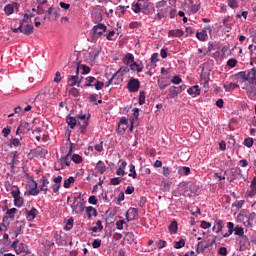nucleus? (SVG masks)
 I'll use <instances>...</instances> for the list:
<instances>
[{"label":"nucleus","instance_id":"nucleus-1","mask_svg":"<svg viewBox=\"0 0 256 256\" xmlns=\"http://www.w3.org/2000/svg\"><path fill=\"white\" fill-rule=\"evenodd\" d=\"M87 87H95L96 91H101V89L105 87V83L97 80V78L93 76H88L85 78L84 84V88L87 89Z\"/></svg>","mask_w":256,"mask_h":256},{"label":"nucleus","instance_id":"nucleus-2","mask_svg":"<svg viewBox=\"0 0 256 256\" xmlns=\"http://www.w3.org/2000/svg\"><path fill=\"white\" fill-rule=\"evenodd\" d=\"M11 195L14 199V205L15 207H23V197H21V190H19V186H13Z\"/></svg>","mask_w":256,"mask_h":256},{"label":"nucleus","instance_id":"nucleus-3","mask_svg":"<svg viewBox=\"0 0 256 256\" xmlns=\"http://www.w3.org/2000/svg\"><path fill=\"white\" fill-rule=\"evenodd\" d=\"M126 87L129 93H137L141 88V82L137 78H130Z\"/></svg>","mask_w":256,"mask_h":256},{"label":"nucleus","instance_id":"nucleus-4","mask_svg":"<svg viewBox=\"0 0 256 256\" xmlns=\"http://www.w3.org/2000/svg\"><path fill=\"white\" fill-rule=\"evenodd\" d=\"M234 234L238 235L240 237V244L245 245V243L249 242V237H247V235H245V229L243 227L240 226H236L234 228Z\"/></svg>","mask_w":256,"mask_h":256},{"label":"nucleus","instance_id":"nucleus-5","mask_svg":"<svg viewBox=\"0 0 256 256\" xmlns=\"http://www.w3.org/2000/svg\"><path fill=\"white\" fill-rule=\"evenodd\" d=\"M67 84L69 87H75V85H77V87H81V81H79V69L75 70V75L68 76Z\"/></svg>","mask_w":256,"mask_h":256},{"label":"nucleus","instance_id":"nucleus-6","mask_svg":"<svg viewBox=\"0 0 256 256\" xmlns=\"http://www.w3.org/2000/svg\"><path fill=\"white\" fill-rule=\"evenodd\" d=\"M13 33H24V35H31V33H33V25L27 24L23 29V23H20L18 28L13 29Z\"/></svg>","mask_w":256,"mask_h":256},{"label":"nucleus","instance_id":"nucleus-7","mask_svg":"<svg viewBox=\"0 0 256 256\" xmlns=\"http://www.w3.org/2000/svg\"><path fill=\"white\" fill-rule=\"evenodd\" d=\"M242 89L246 90L247 96L251 101H256V86L255 84H247Z\"/></svg>","mask_w":256,"mask_h":256},{"label":"nucleus","instance_id":"nucleus-8","mask_svg":"<svg viewBox=\"0 0 256 256\" xmlns=\"http://www.w3.org/2000/svg\"><path fill=\"white\" fill-rule=\"evenodd\" d=\"M246 77H247L248 85L256 86V68L255 67L246 71Z\"/></svg>","mask_w":256,"mask_h":256},{"label":"nucleus","instance_id":"nucleus-9","mask_svg":"<svg viewBox=\"0 0 256 256\" xmlns=\"http://www.w3.org/2000/svg\"><path fill=\"white\" fill-rule=\"evenodd\" d=\"M137 215H139V210L137 208H130L125 214L127 223H130V221H135L137 219Z\"/></svg>","mask_w":256,"mask_h":256},{"label":"nucleus","instance_id":"nucleus-10","mask_svg":"<svg viewBox=\"0 0 256 256\" xmlns=\"http://www.w3.org/2000/svg\"><path fill=\"white\" fill-rule=\"evenodd\" d=\"M15 11H19V3L14 2L12 4H8L4 7V12L6 15H13Z\"/></svg>","mask_w":256,"mask_h":256},{"label":"nucleus","instance_id":"nucleus-11","mask_svg":"<svg viewBox=\"0 0 256 256\" xmlns=\"http://www.w3.org/2000/svg\"><path fill=\"white\" fill-rule=\"evenodd\" d=\"M40 183V191H42L44 195H47V191H49V179H47V177L45 176H42L40 179Z\"/></svg>","mask_w":256,"mask_h":256},{"label":"nucleus","instance_id":"nucleus-12","mask_svg":"<svg viewBox=\"0 0 256 256\" xmlns=\"http://www.w3.org/2000/svg\"><path fill=\"white\" fill-rule=\"evenodd\" d=\"M207 31H209V33H211V31H212L211 26L208 25L201 32H197L196 33L197 39L199 41H207Z\"/></svg>","mask_w":256,"mask_h":256},{"label":"nucleus","instance_id":"nucleus-13","mask_svg":"<svg viewBox=\"0 0 256 256\" xmlns=\"http://www.w3.org/2000/svg\"><path fill=\"white\" fill-rule=\"evenodd\" d=\"M63 181V176H57L54 178L52 185V191L53 193H59V190L61 189V182Z\"/></svg>","mask_w":256,"mask_h":256},{"label":"nucleus","instance_id":"nucleus-14","mask_svg":"<svg viewBox=\"0 0 256 256\" xmlns=\"http://www.w3.org/2000/svg\"><path fill=\"white\" fill-rule=\"evenodd\" d=\"M94 35H103L107 31V26L105 24H97L92 28Z\"/></svg>","mask_w":256,"mask_h":256},{"label":"nucleus","instance_id":"nucleus-15","mask_svg":"<svg viewBox=\"0 0 256 256\" xmlns=\"http://www.w3.org/2000/svg\"><path fill=\"white\" fill-rule=\"evenodd\" d=\"M71 155L67 154L64 157L60 158L59 162L61 165V169H65V167H71Z\"/></svg>","mask_w":256,"mask_h":256},{"label":"nucleus","instance_id":"nucleus-16","mask_svg":"<svg viewBox=\"0 0 256 256\" xmlns=\"http://www.w3.org/2000/svg\"><path fill=\"white\" fill-rule=\"evenodd\" d=\"M208 247H209L208 241L202 240V241L198 242L197 246H196L197 255H199V253H203V251H205V249H207Z\"/></svg>","mask_w":256,"mask_h":256},{"label":"nucleus","instance_id":"nucleus-17","mask_svg":"<svg viewBox=\"0 0 256 256\" xmlns=\"http://www.w3.org/2000/svg\"><path fill=\"white\" fill-rule=\"evenodd\" d=\"M33 185L30 188L28 195H33V197H36V195H39V186L37 185V182L35 181V179L33 177L30 178Z\"/></svg>","mask_w":256,"mask_h":256},{"label":"nucleus","instance_id":"nucleus-18","mask_svg":"<svg viewBox=\"0 0 256 256\" xmlns=\"http://www.w3.org/2000/svg\"><path fill=\"white\" fill-rule=\"evenodd\" d=\"M247 195L250 198H253L256 195V176L251 181L250 190L247 191Z\"/></svg>","mask_w":256,"mask_h":256},{"label":"nucleus","instance_id":"nucleus-19","mask_svg":"<svg viewBox=\"0 0 256 256\" xmlns=\"http://www.w3.org/2000/svg\"><path fill=\"white\" fill-rule=\"evenodd\" d=\"M19 131H21L22 135L29 133V131H31V124H29V122H22L19 126Z\"/></svg>","mask_w":256,"mask_h":256},{"label":"nucleus","instance_id":"nucleus-20","mask_svg":"<svg viewBox=\"0 0 256 256\" xmlns=\"http://www.w3.org/2000/svg\"><path fill=\"white\" fill-rule=\"evenodd\" d=\"M78 125L80 126L81 134L85 135L87 133V127H89V120H81L78 122Z\"/></svg>","mask_w":256,"mask_h":256},{"label":"nucleus","instance_id":"nucleus-21","mask_svg":"<svg viewBox=\"0 0 256 256\" xmlns=\"http://www.w3.org/2000/svg\"><path fill=\"white\" fill-rule=\"evenodd\" d=\"M187 93L189 95H192V97H197L198 95H201V90L199 89V87L196 85V86H192L191 88H189L187 90Z\"/></svg>","mask_w":256,"mask_h":256},{"label":"nucleus","instance_id":"nucleus-22","mask_svg":"<svg viewBox=\"0 0 256 256\" xmlns=\"http://www.w3.org/2000/svg\"><path fill=\"white\" fill-rule=\"evenodd\" d=\"M96 170L98 171V173L103 175V173H105V171H107V165H105V162L100 160L96 164Z\"/></svg>","mask_w":256,"mask_h":256},{"label":"nucleus","instance_id":"nucleus-23","mask_svg":"<svg viewBox=\"0 0 256 256\" xmlns=\"http://www.w3.org/2000/svg\"><path fill=\"white\" fill-rule=\"evenodd\" d=\"M168 229H169V233H171V235L177 234V231H179V225L177 224V221H172L170 223V225L168 226Z\"/></svg>","mask_w":256,"mask_h":256},{"label":"nucleus","instance_id":"nucleus-24","mask_svg":"<svg viewBox=\"0 0 256 256\" xmlns=\"http://www.w3.org/2000/svg\"><path fill=\"white\" fill-rule=\"evenodd\" d=\"M169 37H183L185 35V32L181 29H175V30H170L168 32Z\"/></svg>","mask_w":256,"mask_h":256},{"label":"nucleus","instance_id":"nucleus-25","mask_svg":"<svg viewBox=\"0 0 256 256\" xmlns=\"http://www.w3.org/2000/svg\"><path fill=\"white\" fill-rule=\"evenodd\" d=\"M189 191L192 193V195H197L199 193V186L196 182H191L188 186Z\"/></svg>","mask_w":256,"mask_h":256},{"label":"nucleus","instance_id":"nucleus-26","mask_svg":"<svg viewBox=\"0 0 256 256\" xmlns=\"http://www.w3.org/2000/svg\"><path fill=\"white\" fill-rule=\"evenodd\" d=\"M66 123H68L70 129H75V127L77 126V119L72 116H67Z\"/></svg>","mask_w":256,"mask_h":256},{"label":"nucleus","instance_id":"nucleus-27","mask_svg":"<svg viewBox=\"0 0 256 256\" xmlns=\"http://www.w3.org/2000/svg\"><path fill=\"white\" fill-rule=\"evenodd\" d=\"M76 69H78V73L79 70L82 69V75H88V73H91V68L85 64H78Z\"/></svg>","mask_w":256,"mask_h":256},{"label":"nucleus","instance_id":"nucleus-28","mask_svg":"<svg viewBox=\"0 0 256 256\" xmlns=\"http://www.w3.org/2000/svg\"><path fill=\"white\" fill-rule=\"evenodd\" d=\"M127 167V162L126 161H123L121 163V165L119 166V168L116 170V175H119V176H124L125 175V169Z\"/></svg>","mask_w":256,"mask_h":256},{"label":"nucleus","instance_id":"nucleus-29","mask_svg":"<svg viewBox=\"0 0 256 256\" xmlns=\"http://www.w3.org/2000/svg\"><path fill=\"white\" fill-rule=\"evenodd\" d=\"M26 217H27L28 221H33V219H35V217H37V209L32 208L30 211H27Z\"/></svg>","mask_w":256,"mask_h":256},{"label":"nucleus","instance_id":"nucleus-30","mask_svg":"<svg viewBox=\"0 0 256 256\" xmlns=\"http://www.w3.org/2000/svg\"><path fill=\"white\" fill-rule=\"evenodd\" d=\"M134 61L135 56H133L131 53H128L123 59L124 65H131V63H134Z\"/></svg>","mask_w":256,"mask_h":256},{"label":"nucleus","instance_id":"nucleus-31","mask_svg":"<svg viewBox=\"0 0 256 256\" xmlns=\"http://www.w3.org/2000/svg\"><path fill=\"white\" fill-rule=\"evenodd\" d=\"M168 93L172 99H175V97L179 95V89H177L176 86H171L168 90Z\"/></svg>","mask_w":256,"mask_h":256},{"label":"nucleus","instance_id":"nucleus-32","mask_svg":"<svg viewBox=\"0 0 256 256\" xmlns=\"http://www.w3.org/2000/svg\"><path fill=\"white\" fill-rule=\"evenodd\" d=\"M215 224L217 225V231L216 234L219 235L221 231H223V227H225V224H223V220L216 218Z\"/></svg>","mask_w":256,"mask_h":256},{"label":"nucleus","instance_id":"nucleus-33","mask_svg":"<svg viewBox=\"0 0 256 256\" xmlns=\"http://www.w3.org/2000/svg\"><path fill=\"white\" fill-rule=\"evenodd\" d=\"M130 70L141 73L143 71V66L139 65L137 62H133L132 64H130Z\"/></svg>","mask_w":256,"mask_h":256},{"label":"nucleus","instance_id":"nucleus-34","mask_svg":"<svg viewBox=\"0 0 256 256\" xmlns=\"http://www.w3.org/2000/svg\"><path fill=\"white\" fill-rule=\"evenodd\" d=\"M25 251H27V245L25 243H20L16 248L15 253H17V255H21V253H25Z\"/></svg>","mask_w":256,"mask_h":256},{"label":"nucleus","instance_id":"nucleus-35","mask_svg":"<svg viewBox=\"0 0 256 256\" xmlns=\"http://www.w3.org/2000/svg\"><path fill=\"white\" fill-rule=\"evenodd\" d=\"M70 158L73 163H76L77 165H79V163H83V157H81L79 154H72Z\"/></svg>","mask_w":256,"mask_h":256},{"label":"nucleus","instance_id":"nucleus-36","mask_svg":"<svg viewBox=\"0 0 256 256\" xmlns=\"http://www.w3.org/2000/svg\"><path fill=\"white\" fill-rule=\"evenodd\" d=\"M72 183H75V177L70 176L68 179L64 180V189H69Z\"/></svg>","mask_w":256,"mask_h":256},{"label":"nucleus","instance_id":"nucleus-37","mask_svg":"<svg viewBox=\"0 0 256 256\" xmlns=\"http://www.w3.org/2000/svg\"><path fill=\"white\" fill-rule=\"evenodd\" d=\"M93 233H97L98 231H103V222L98 220L96 222V226L92 227Z\"/></svg>","mask_w":256,"mask_h":256},{"label":"nucleus","instance_id":"nucleus-38","mask_svg":"<svg viewBox=\"0 0 256 256\" xmlns=\"http://www.w3.org/2000/svg\"><path fill=\"white\" fill-rule=\"evenodd\" d=\"M130 66H123L121 67L112 77V79L115 77V75H119V73H121V75H125V73H129L130 70Z\"/></svg>","mask_w":256,"mask_h":256},{"label":"nucleus","instance_id":"nucleus-39","mask_svg":"<svg viewBox=\"0 0 256 256\" xmlns=\"http://www.w3.org/2000/svg\"><path fill=\"white\" fill-rule=\"evenodd\" d=\"M227 4L230 9H239V1L237 0H227Z\"/></svg>","mask_w":256,"mask_h":256},{"label":"nucleus","instance_id":"nucleus-40","mask_svg":"<svg viewBox=\"0 0 256 256\" xmlns=\"http://www.w3.org/2000/svg\"><path fill=\"white\" fill-rule=\"evenodd\" d=\"M21 137L19 138H12L10 140V147H21Z\"/></svg>","mask_w":256,"mask_h":256},{"label":"nucleus","instance_id":"nucleus-41","mask_svg":"<svg viewBox=\"0 0 256 256\" xmlns=\"http://www.w3.org/2000/svg\"><path fill=\"white\" fill-rule=\"evenodd\" d=\"M185 247V239L180 238V241L174 242V249H183Z\"/></svg>","mask_w":256,"mask_h":256},{"label":"nucleus","instance_id":"nucleus-42","mask_svg":"<svg viewBox=\"0 0 256 256\" xmlns=\"http://www.w3.org/2000/svg\"><path fill=\"white\" fill-rule=\"evenodd\" d=\"M143 7V3L137 2L136 4L132 5V11H134L136 14L141 13Z\"/></svg>","mask_w":256,"mask_h":256},{"label":"nucleus","instance_id":"nucleus-43","mask_svg":"<svg viewBox=\"0 0 256 256\" xmlns=\"http://www.w3.org/2000/svg\"><path fill=\"white\" fill-rule=\"evenodd\" d=\"M224 89L226 92H231L233 91L234 89H238L239 85L235 84V83H230L228 86L224 84Z\"/></svg>","mask_w":256,"mask_h":256},{"label":"nucleus","instance_id":"nucleus-44","mask_svg":"<svg viewBox=\"0 0 256 256\" xmlns=\"http://www.w3.org/2000/svg\"><path fill=\"white\" fill-rule=\"evenodd\" d=\"M130 173L128 176L132 177V179H137V171H135V165L130 164L129 165Z\"/></svg>","mask_w":256,"mask_h":256},{"label":"nucleus","instance_id":"nucleus-45","mask_svg":"<svg viewBox=\"0 0 256 256\" xmlns=\"http://www.w3.org/2000/svg\"><path fill=\"white\" fill-rule=\"evenodd\" d=\"M11 224V218L9 216H4L2 220V226L5 227V229H9V225Z\"/></svg>","mask_w":256,"mask_h":256},{"label":"nucleus","instance_id":"nucleus-46","mask_svg":"<svg viewBox=\"0 0 256 256\" xmlns=\"http://www.w3.org/2000/svg\"><path fill=\"white\" fill-rule=\"evenodd\" d=\"M68 94L71 96V97H74V99H77V97H79V90L77 88H71L69 91H68Z\"/></svg>","mask_w":256,"mask_h":256},{"label":"nucleus","instance_id":"nucleus-47","mask_svg":"<svg viewBox=\"0 0 256 256\" xmlns=\"http://www.w3.org/2000/svg\"><path fill=\"white\" fill-rule=\"evenodd\" d=\"M253 143H255V141L251 137L244 139V145L245 147H248V149H251V147H253Z\"/></svg>","mask_w":256,"mask_h":256},{"label":"nucleus","instance_id":"nucleus-48","mask_svg":"<svg viewBox=\"0 0 256 256\" xmlns=\"http://www.w3.org/2000/svg\"><path fill=\"white\" fill-rule=\"evenodd\" d=\"M179 173L181 175H189V173H191V168L187 167V166H183L179 169Z\"/></svg>","mask_w":256,"mask_h":256},{"label":"nucleus","instance_id":"nucleus-49","mask_svg":"<svg viewBox=\"0 0 256 256\" xmlns=\"http://www.w3.org/2000/svg\"><path fill=\"white\" fill-rule=\"evenodd\" d=\"M17 211H19V210H17V208H12V209L7 210L6 213L9 217V219H15V213H17Z\"/></svg>","mask_w":256,"mask_h":256},{"label":"nucleus","instance_id":"nucleus-50","mask_svg":"<svg viewBox=\"0 0 256 256\" xmlns=\"http://www.w3.org/2000/svg\"><path fill=\"white\" fill-rule=\"evenodd\" d=\"M156 246L158 247L159 250L165 249V247H167V241H165V240H158L156 242Z\"/></svg>","mask_w":256,"mask_h":256},{"label":"nucleus","instance_id":"nucleus-51","mask_svg":"<svg viewBox=\"0 0 256 256\" xmlns=\"http://www.w3.org/2000/svg\"><path fill=\"white\" fill-rule=\"evenodd\" d=\"M25 230V224H21L20 226L16 227V237H19V235H21L23 233V231Z\"/></svg>","mask_w":256,"mask_h":256},{"label":"nucleus","instance_id":"nucleus-52","mask_svg":"<svg viewBox=\"0 0 256 256\" xmlns=\"http://www.w3.org/2000/svg\"><path fill=\"white\" fill-rule=\"evenodd\" d=\"M73 222H74L73 218L68 219L65 225L66 231H71V229H73Z\"/></svg>","mask_w":256,"mask_h":256},{"label":"nucleus","instance_id":"nucleus-53","mask_svg":"<svg viewBox=\"0 0 256 256\" xmlns=\"http://www.w3.org/2000/svg\"><path fill=\"white\" fill-rule=\"evenodd\" d=\"M237 77L242 79L243 83H245V81H247V71L238 72Z\"/></svg>","mask_w":256,"mask_h":256},{"label":"nucleus","instance_id":"nucleus-54","mask_svg":"<svg viewBox=\"0 0 256 256\" xmlns=\"http://www.w3.org/2000/svg\"><path fill=\"white\" fill-rule=\"evenodd\" d=\"M139 105H145V91L139 93Z\"/></svg>","mask_w":256,"mask_h":256},{"label":"nucleus","instance_id":"nucleus-55","mask_svg":"<svg viewBox=\"0 0 256 256\" xmlns=\"http://www.w3.org/2000/svg\"><path fill=\"white\" fill-rule=\"evenodd\" d=\"M182 82H183V79H181V77L179 76H174L171 80V83H173V85H179Z\"/></svg>","mask_w":256,"mask_h":256},{"label":"nucleus","instance_id":"nucleus-56","mask_svg":"<svg viewBox=\"0 0 256 256\" xmlns=\"http://www.w3.org/2000/svg\"><path fill=\"white\" fill-rule=\"evenodd\" d=\"M163 7H167V1L161 0L156 3V9H163Z\"/></svg>","mask_w":256,"mask_h":256},{"label":"nucleus","instance_id":"nucleus-57","mask_svg":"<svg viewBox=\"0 0 256 256\" xmlns=\"http://www.w3.org/2000/svg\"><path fill=\"white\" fill-rule=\"evenodd\" d=\"M248 15H249V12H247V11H242V13H238V14L236 15V18H237V19H241V17H243L244 21H246Z\"/></svg>","mask_w":256,"mask_h":256},{"label":"nucleus","instance_id":"nucleus-58","mask_svg":"<svg viewBox=\"0 0 256 256\" xmlns=\"http://www.w3.org/2000/svg\"><path fill=\"white\" fill-rule=\"evenodd\" d=\"M227 65L228 67H231L233 69V67L237 66V59H233V58L229 59L227 61Z\"/></svg>","mask_w":256,"mask_h":256},{"label":"nucleus","instance_id":"nucleus-59","mask_svg":"<svg viewBox=\"0 0 256 256\" xmlns=\"http://www.w3.org/2000/svg\"><path fill=\"white\" fill-rule=\"evenodd\" d=\"M92 247L93 249H99V247H101V239H95L92 242Z\"/></svg>","mask_w":256,"mask_h":256},{"label":"nucleus","instance_id":"nucleus-60","mask_svg":"<svg viewBox=\"0 0 256 256\" xmlns=\"http://www.w3.org/2000/svg\"><path fill=\"white\" fill-rule=\"evenodd\" d=\"M200 227H201L202 229H210V227H211V222H207V221L203 220V221H201Z\"/></svg>","mask_w":256,"mask_h":256},{"label":"nucleus","instance_id":"nucleus-61","mask_svg":"<svg viewBox=\"0 0 256 256\" xmlns=\"http://www.w3.org/2000/svg\"><path fill=\"white\" fill-rule=\"evenodd\" d=\"M99 97V95H97V94H91L90 95V101H91V103H93V105H98V103H97V98Z\"/></svg>","mask_w":256,"mask_h":256},{"label":"nucleus","instance_id":"nucleus-62","mask_svg":"<svg viewBox=\"0 0 256 256\" xmlns=\"http://www.w3.org/2000/svg\"><path fill=\"white\" fill-rule=\"evenodd\" d=\"M218 254L222 256H227V248L226 247H220L218 249Z\"/></svg>","mask_w":256,"mask_h":256},{"label":"nucleus","instance_id":"nucleus-63","mask_svg":"<svg viewBox=\"0 0 256 256\" xmlns=\"http://www.w3.org/2000/svg\"><path fill=\"white\" fill-rule=\"evenodd\" d=\"M88 203H90V205H97V197L90 196L88 199Z\"/></svg>","mask_w":256,"mask_h":256},{"label":"nucleus","instance_id":"nucleus-64","mask_svg":"<svg viewBox=\"0 0 256 256\" xmlns=\"http://www.w3.org/2000/svg\"><path fill=\"white\" fill-rule=\"evenodd\" d=\"M126 238H127L128 243H133V233L132 232H127Z\"/></svg>","mask_w":256,"mask_h":256}]
</instances>
